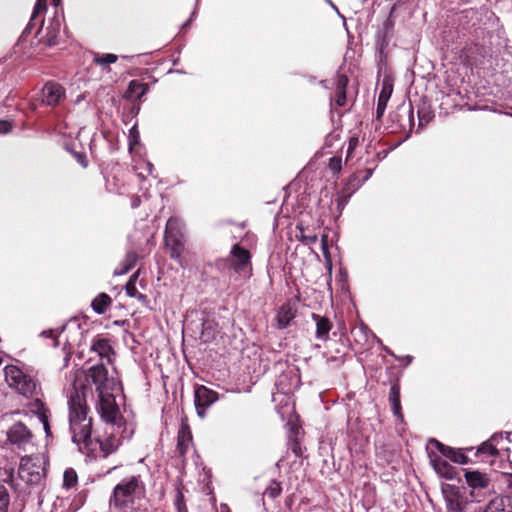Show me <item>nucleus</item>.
I'll list each match as a JSON object with an SVG mask.
<instances>
[{
	"instance_id": "nucleus-1",
	"label": "nucleus",
	"mask_w": 512,
	"mask_h": 512,
	"mask_svg": "<svg viewBox=\"0 0 512 512\" xmlns=\"http://www.w3.org/2000/svg\"><path fill=\"white\" fill-rule=\"evenodd\" d=\"M90 381L95 385L97 394L115 391L118 382L108 375V370L103 363L92 366L88 372L76 370L73 373L72 391L68 396L69 427L72 433V441L79 450L93 449L92 419L88 417L86 395Z\"/></svg>"
},
{
	"instance_id": "nucleus-2",
	"label": "nucleus",
	"mask_w": 512,
	"mask_h": 512,
	"mask_svg": "<svg viewBox=\"0 0 512 512\" xmlns=\"http://www.w3.org/2000/svg\"><path fill=\"white\" fill-rule=\"evenodd\" d=\"M114 391L99 393L96 410L101 419L105 422V432L103 436H97L93 441V449L81 450L82 452H92L99 445L103 456L106 457L114 453L121 445L124 437L125 421L120 413L119 407L115 401Z\"/></svg>"
},
{
	"instance_id": "nucleus-3",
	"label": "nucleus",
	"mask_w": 512,
	"mask_h": 512,
	"mask_svg": "<svg viewBox=\"0 0 512 512\" xmlns=\"http://www.w3.org/2000/svg\"><path fill=\"white\" fill-rule=\"evenodd\" d=\"M48 460L44 455L24 456L20 460L18 475L25 483L37 485L46 476Z\"/></svg>"
},
{
	"instance_id": "nucleus-4",
	"label": "nucleus",
	"mask_w": 512,
	"mask_h": 512,
	"mask_svg": "<svg viewBox=\"0 0 512 512\" xmlns=\"http://www.w3.org/2000/svg\"><path fill=\"white\" fill-rule=\"evenodd\" d=\"M7 384L25 397L32 396L37 388L35 380L16 365H7L4 369Z\"/></svg>"
},
{
	"instance_id": "nucleus-5",
	"label": "nucleus",
	"mask_w": 512,
	"mask_h": 512,
	"mask_svg": "<svg viewBox=\"0 0 512 512\" xmlns=\"http://www.w3.org/2000/svg\"><path fill=\"white\" fill-rule=\"evenodd\" d=\"M137 487L138 480L135 477H131L117 484L109 500L111 512L126 511L127 505L133 500V494Z\"/></svg>"
},
{
	"instance_id": "nucleus-6",
	"label": "nucleus",
	"mask_w": 512,
	"mask_h": 512,
	"mask_svg": "<svg viewBox=\"0 0 512 512\" xmlns=\"http://www.w3.org/2000/svg\"><path fill=\"white\" fill-rule=\"evenodd\" d=\"M230 262L236 273L244 278H250L252 275L251 254L247 249L235 244L230 251Z\"/></svg>"
},
{
	"instance_id": "nucleus-7",
	"label": "nucleus",
	"mask_w": 512,
	"mask_h": 512,
	"mask_svg": "<svg viewBox=\"0 0 512 512\" xmlns=\"http://www.w3.org/2000/svg\"><path fill=\"white\" fill-rule=\"evenodd\" d=\"M446 512H465L468 504L467 496L460 488L447 485L442 488Z\"/></svg>"
},
{
	"instance_id": "nucleus-8",
	"label": "nucleus",
	"mask_w": 512,
	"mask_h": 512,
	"mask_svg": "<svg viewBox=\"0 0 512 512\" xmlns=\"http://www.w3.org/2000/svg\"><path fill=\"white\" fill-rule=\"evenodd\" d=\"M8 441L18 449L28 451L33 447V434L21 422L13 424L7 431Z\"/></svg>"
},
{
	"instance_id": "nucleus-9",
	"label": "nucleus",
	"mask_w": 512,
	"mask_h": 512,
	"mask_svg": "<svg viewBox=\"0 0 512 512\" xmlns=\"http://www.w3.org/2000/svg\"><path fill=\"white\" fill-rule=\"evenodd\" d=\"M218 400L217 392L207 388L204 385L195 387L194 390V402L198 416L203 418L206 414V410Z\"/></svg>"
},
{
	"instance_id": "nucleus-10",
	"label": "nucleus",
	"mask_w": 512,
	"mask_h": 512,
	"mask_svg": "<svg viewBox=\"0 0 512 512\" xmlns=\"http://www.w3.org/2000/svg\"><path fill=\"white\" fill-rule=\"evenodd\" d=\"M511 436L512 433H506L505 437L502 433H495L487 441L481 444L478 448V453L486 454L488 456H496L501 450L509 451V448L503 444L505 439L507 442H511Z\"/></svg>"
},
{
	"instance_id": "nucleus-11",
	"label": "nucleus",
	"mask_w": 512,
	"mask_h": 512,
	"mask_svg": "<svg viewBox=\"0 0 512 512\" xmlns=\"http://www.w3.org/2000/svg\"><path fill=\"white\" fill-rule=\"evenodd\" d=\"M464 476L467 484L471 488V497L473 500L480 502L481 500L476 493L478 490L486 489L489 486L490 479L486 474L479 471H466Z\"/></svg>"
},
{
	"instance_id": "nucleus-12",
	"label": "nucleus",
	"mask_w": 512,
	"mask_h": 512,
	"mask_svg": "<svg viewBox=\"0 0 512 512\" xmlns=\"http://www.w3.org/2000/svg\"><path fill=\"white\" fill-rule=\"evenodd\" d=\"M65 97V89L55 83L48 82L42 88V103L48 106H56Z\"/></svg>"
},
{
	"instance_id": "nucleus-13",
	"label": "nucleus",
	"mask_w": 512,
	"mask_h": 512,
	"mask_svg": "<svg viewBox=\"0 0 512 512\" xmlns=\"http://www.w3.org/2000/svg\"><path fill=\"white\" fill-rule=\"evenodd\" d=\"M165 244L169 250L170 257L176 260L183 267L184 263L181 255L184 251V237L165 235Z\"/></svg>"
},
{
	"instance_id": "nucleus-14",
	"label": "nucleus",
	"mask_w": 512,
	"mask_h": 512,
	"mask_svg": "<svg viewBox=\"0 0 512 512\" xmlns=\"http://www.w3.org/2000/svg\"><path fill=\"white\" fill-rule=\"evenodd\" d=\"M429 443L431 445H434L437 450L445 457H447L448 459H450L451 461L455 462V463H459V464H465L467 463V456L465 454H463L462 452L460 451H456L454 450L453 448L451 447H448V446H445L444 444H442L441 442H439L438 440L436 439H431L429 441Z\"/></svg>"
},
{
	"instance_id": "nucleus-15",
	"label": "nucleus",
	"mask_w": 512,
	"mask_h": 512,
	"mask_svg": "<svg viewBox=\"0 0 512 512\" xmlns=\"http://www.w3.org/2000/svg\"><path fill=\"white\" fill-rule=\"evenodd\" d=\"M312 319L316 324V338L320 341L326 342L329 339V333L332 329L331 321L324 316L312 313Z\"/></svg>"
},
{
	"instance_id": "nucleus-16",
	"label": "nucleus",
	"mask_w": 512,
	"mask_h": 512,
	"mask_svg": "<svg viewBox=\"0 0 512 512\" xmlns=\"http://www.w3.org/2000/svg\"><path fill=\"white\" fill-rule=\"evenodd\" d=\"M31 411L37 415L39 421L43 425V429L46 435L48 436L50 434L49 410L45 407L41 400L35 399L31 403Z\"/></svg>"
},
{
	"instance_id": "nucleus-17",
	"label": "nucleus",
	"mask_w": 512,
	"mask_h": 512,
	"mask_svg": "<svg viewBox=\"0 0 512 512\" xmlns=\"http://www.w3.org/2000/svg\"><path fill=\"white\" fill-rule=\"evenodd\" d=\"M392 91V84L389 83L388 81H384L377 101L376 113L378 119L383 116L385 109L387 107V103L391 97Z\"/></svg>"
},
{
	"instance_id": "nucleus-18",
	"label": "nucleus",
	"mask_w": 512,
	"mask_h": 512,
	"mask_svg": "<svg viewBox=\"0 0 512 512\" xmlns=\"http://www.w3.org/2000/svg\"><path fill=\"white\" fill-rule=\"evenodd\" d=\"M295 317V311L289 304L282 305L277 312V327L286 328Z\"/></svg>"
},
{
	"instance_id": "nucleus-19",
	"label": "nucleus",
	"mask_w": 512,
	"mask_h": 512,
	"mask_svg": "<svg viewBox=\"0 0 512 512\" xmlns=\"http://www.w3.org/2000/svg\"><path fill=\"white\" fill-rule=\"evenodd\" d=\"M431 463L435 469V471L442 477L447 479L453 478L454 469L453 467L441 457L431 458Z\"/></svg>"
},
{
	"instance_id": "nucleus-20",
	"label": "nucleus",
	"mask_w": 512,
	"mask_h": 512,
	"mask_svg": "<svg viewBox=\"0 0 512 512\" xmlns=\"http://www.w3.org/2000/svg\"><path fill=\"white\" fill-rule=\"evenodd\" d=\"M192 441V435L187 425H182L177 438V449L181 455H184L187 451L189 444Z\"/></svg>"
},
{
	"instance_id": "nucleus-21",
	"label": "nucleus",
	"mask_w": 512,
	"mask_h": 512,
	"mask_svg": "<svg viewBox=\"0 0 512 512\" xmlns=\"http://www.w3.org/2000/svg\"><path fill=\"white\" fill-rule=\"evenodd\" d=\"M60 33V22L57 19H54L50 25L46 28V34L43 37V41L48 46L56 45L58 36Z\"/></svg>"
},
{
	"instance_id": "nucleus-22",
	"label": "nucleus",
	"mask_w": 512,
	"mask_h": 512,
	"mask_svg": "<svg viewBox=\"0 0 512 512\" xmlns=\"http://www.w3.org/2000/svg\"><path fill=\"white\" fill-rule=\"evenodd\" d=\"M111 298L106 293L98 294L91 303L92 309L96 314H104L107 308L111 305Z\"/></svg>"
},
{
	"instance_id": "nucleus-23",
	"label": "nucleus",
	"mask_w": 512,
	"mask_h": 512,
	"mask_svg": "<svg viewBox=\"0 0 512 512\" xmlns=\"http://www.w3.org/2000/svg\"><path fill=\"white\" fill-rule=\"evenodd\" d=\"M165 235L174 237H184V225L183 223L174 217L168 219L165 228Z\"/></svg>"
},
{
	"instance_id": "nucleus-24",
	"label": "nucleus",
	"mask_w": 512,
	"mask_h": 512,
	"mask_svg": "<svg viewBox=\"0 0 512 512\" xmlns=\"http://www.w3.org/2000/svg\"><path fill=\"white\" fill-rule=\"evenodd\" d=\"M148 90V86L146 84L140 83L136 80H133L129 83L128 86V97L134 99H140L143 95L146 94Z\"/></svg>"
},
{
	"instance_id": "nucleus-25",
	"label": "nucleus",
	"mask_w": 512,
	"mask_h": 512,
	"mask_svg": "<svg viewBox=\"0 0 512 512\" xmlns=\"http://www.w3.org/2000/svg\"><path fill=\"white\" fill-rule=\"evenodd\" d=\"M92 350L96 352L101 358L108 357L111 352V346L108 340L98 338L93 341Z\"/></svg>"
},
{
	"instance_id": "nucleus-26",
	"label": "nucleus",
	"mask_w": 512,
	"mask_h": 512,
	"mask_svg": "<svg viewBox=\"0 0 512 512\" xmlns=\"http://www.w3.org/2000/svg\"><path fill=\"white\" fill-rule=\"evenodd\" d=\"M46 8H47L46 0H37L36 4L34 6V9H33L32 16L30 18V21H29L28 25L26 26V28L24 29L23 34L30 33L31 29L33 28L34 20L40 13H43L46 10Z\"/></svg>"
},
{
	"instance_id": "nucleus-27",
	"label": "nucleus",
	"mask_w": 512,
	"mask_h": 512,
	"mask_svg": "<svg viewBox=\"0 0 512 512\" xmlns=\"http://www.w3.org/2000/svg\"><path fill=\"white\" fill-rule=\"evenodd\" d=\"M136 277L137 273L132 275L129 281L127 282L125 286L126 294L130 297H134L139 300H144L146 299V296L144 294L139 293L136 288Z\"/></svg>"
},
{
	"instance_id": "nucleus-28",
	"label": "nucleus",
	"mask_w": 512,
	"mask_h": 512,
	"mask_svg": "<svg viewBox=\"0 0 512 512\" xmlns=\"http://www.w3.org/2000/svg\"><path fill=\"white\" fill-rule=\"evenodd\" d=\"M117 59H118L117 55L112 54V53L103 54V55L96 53L94 55L93 61H94V63L105 67L109 64L115 63L117 61Z\"/></svg>"
},
{
	"instance_id": "nucleus-29",
	"label": "nucleus",
	"mask_w": 512,
	"mask_h": 512,
	"mask_svg": "<svg viewBox=\"0 0 512 512\" xmlns=\"http://www.w3.org/2000/svg\"><path fill=\"white\" fill-rule=\"evenodd\" d=\"M140 143V134L137 124H134L129 130L128 134V145L130 153L133 152L134 147Z\"/></svg>"
},
{
	"instance_id": "nucleus-30",
	"label": "nucleus",
	"mask_w": 512,
	"mask_h": 512,
	"mask_svg": "<svg viewBox=\"0 0 512 512\" xmlns=\"http://www.w3.org/2000/svg\"><path fill=\"white\" fill-rule=\"evenodd\" d=\"M281 492L282 488L280 483L275 480H272L270 484L267 486L264 494L272 499H275L281 494Z\"/></svg>"
},
{
	"instance_id": "nucleus-31",
	"label": "nucleus",
	"mask_w": 512,
	"mask_h": 512,
	"mask_svg": "<svg viewBox=\"0 0 512 512\" xmlns=\"http://www.w3.org/2000/svg\"><path fill=\"white\" fill-rule=\"evenodd\" d=\"M63 483L66 488H72L77 483V474L73 469H67L63 475Z\"/></svg>"
},
{
	"instance_id": "nucleus-32",
	"label": "nucleus",
	"mask_w": 512,
	"mask_h": 512,
	"mask_svg": "<svg viewBox=\"0 0 512 512\" xmlns=\"http://www.w3.org/2000/svg\"><path fill=\"white\" fill-rule=\"evenodd\" d=\"M9 503V493L5 486L0 484V512H7Z\"/></svg>"
},
{
	"instance_id": "nucleus-33",
	"label": "nucleus",
	"mask_w": 512,
	"mask_h": 512,
	"mask_svg": "<svg viewBox=\"0 0 512 512\" xmlns=\"http://www.w3.org/2000/svg\"><path fill=\"white\" fill-rule=\"evenodd\" d=\"M484 512H507L501 499L491 500L486 506Z\"/></svg>"
},
{
	"instance_id": "nucleus-34",
	"label": "nucleus",
	"mask_w": 512,
	"mask_h": 512,
	"mask_svg": "<svg viewBox=\"0 0 512 512\" xmlns=\"http://www.w3.org/2000/svg\"><path fill=\"white\" fill-rule=\"evenodd\" d=\"M434 115L430 110L421 109L418 111V119H419V128H423L427 125L432 119Z\"/></svg>"
},
{
	"instance_id": "nucleus-35",
	"label": "nucleus",
	"mask_w": 512,
	"mask_h": 512,
	"mask_svg": "<svg viewBox=\"0 0 512 512\" xmlns=\"http://www.w3.org/2000/svg\"><path fill=\"white\" fill-rule=\"evenodd\" d=\"M175 507L177 512H188L187 507L184 502V496L181 491L177 492L175 499Z\"/></svg>"
},
{
	"instance_id": "nucleus-36",
	"label": "nucleus",
	"mask_w": 512,
	"mask_h": 512,
	"mask_svg": "<svg viewBox=\"0 0 512 512\" xmlns=\"http://www.w3.org/2000/svg\"><path fill=\"white\" fill-rule=\"evenodd\" d=\"M137 260H138V255L135 252L130 251L126 254V257L123 260V263H124V265L128 266V268L132 269L135 266Z\"/></svg>"
},
{
	"instance_id": "nucleus-37",
	"label": "nucleus",
	"mask_w": 512,
	"mask_h": 512,
	"mask_svg": "<svg viewBox=\"0 0 512 512\" xmlns=\"http://www.w3.org/2000/svg\"><path fill=\"white\" fill-rule=\"evenodd\" d=\"M342 168V160L339 157H332L329 161V169L334 172L338 173Z\"/></svg>"
},
{
	"instance_id": "nucleus-38",
	"label": "nucleus",
	"mask_w": 512,
	"mask_h": 512,
	"mask_svg": "<svg viewBox=\"0 0 512 512\" xmlns=\"http://www.w3.org/2000/svg\"><path fill=\"white\" fill-rule=\"evenodd\" d=\"M389 400L392 403L400 402V392L397 385H392L389 392Z\"/></svg>"
},
{
	"instance_id": "nucleus-39",
	"label": "nucleus",
	"mask_w": 512,
	"mask_h": 512,
	"mask_svg": "<svg viewBox=\"0 0 512 512\" xmlns=\"http://www.w3.org/2000/svg\"><path fill=\"white\" fill-rule=\"evenodd\" d=\"M348 85V78L345 75H339L336 81V90L337 91H346V87Z\"/></svg>"
},
{
	"instance_id": "nucleus-40",
	"label": "nucleus",
	"mask_w": 512,
	"mask_h": 512,
	"mask_svg": "<svg viewBox=\"0 0 512 512\" xmlns=\"http://www.w3.org/2000/svg\"><path fill=\"white\" fill-rule=\"evenodd\" d=\"M301 230V239L306 243V244H314L317 242L318 240V237L316 234H305L304 233V230L302 228H300Z\"/></svg>"
},
{
	"instance_id": "nucleus-41",
	"label": "nucleus",
	"mask_w": 512,
	"mask_h": 512,
	"mask_svg": "<svg viewBox=\"0 0 512 512\" xmlns=\"http://www.w3.org/2000/svg\"><path fill=\"white\" fill-rule=\"evenodd\" d=\"M12 129V123L7 120H0V134H6Z\"/></svg>"
},
{
	"instance_id": "nucleus-42",
	"label": "nucleus",
	"mask_w": 512,
	"mask_h": 512,
	"mask_svg": "<svg viewBox=\"0 0 512 512\" xmlns=\"http://www.w3.org/2000/svg\"><path fill=\"white\" fill-rule=\"evenodd\" d=\"M336 103L338 106H344L346 104V91L336 90Z\"/></svg>"
},
{
	"instance_id": "nucleus-43",
	"label": "nucleus",
	"mask_w": 512,
	"mask_h": 512,
	"mask_svg": "<svg viewBox=\"0 0 512 512\" xmlns=\"http://www.w3.org/2000/svg\"><path fill=\"white\" fill-rule=\"evenodd\" d=\"M130 270L131 269L128 268V266L124 265V263L122 262L120 267L115 269L114 275H124V274L128 273Z\"/></svg>"
},
{
	"instance_id": "nucleus-44",
	"label": "nucleus",
	"mask_w": 512,
	"mask_h": 512,
	"mask_svg": "<svg viewBox=\"0 0 512 512\" xmlns=\"http://www.w3.org/2000/svg\"><path fill=\"white\" fill-rule=\"evenodd\" d=\"M358 144V138L357 137H352L350 138L349 140V146H348V155L356 148Z\"/></svg>"
},
{
	"instance_id": "nucleus-45",
	"label": "nucleus",
	"mask_w": 512,
	"mask_h": 512,
	"mask_svg": "<svg viewBox=\"0 0 512 512\" xmlns=\"http://www.w3.org/2000/svg\"><path fill=\"white\" fill-rule=\"evenodd\" d=\"M392 409H393V412H394V415L398 416V417H402L401 413H400V402H397V403H392Z\"/></svg>"
},
{
	"instance_id": "nucleus-46",
	"label": "nucleus",
	"mask_w": 512,
	"mask_h": 512,
	"mask_svg": "<svg viewBox=\"0 0 512 512\" xmlns=\"http://www.w3.org/2000/svg\"><path fill=\"white\" fill-rule=\"evenodd\" d=\"M143 165L145 166L146 170H147V173L148 175H151L152 172H153V169H154V166L151 162H148V161H144L143 162Z\"/></svg>"
},
{
	"instance_id": "nucleus-47",
	"label": "nucleus",
	"mask_w": 512,
	"mask_h": 512,
	"mask_svg": "<svg viewBox=\"0 0 512 512\" xmlns=\"http://www.w3.org/2000/svg\"><path fill=\"white\" fill-rule=\"evenodd\" d=\"M358 332H359V333H361V334H363V336H364L365 338H367V337H368V334L370 333V331L368 330V328H367V327H360V328H359V330H358ZM355 333H357V331H356Z\"/></svg>"
},
{
	"instance_id": "nucleus-48",
	"label": "nucleus",
	"mask_w": 512,
	"mask_h": 512,
	"mask_svg": "<svg viewBox=\"0 0 512 512\" xmlns=\"http://www.w3.org/2000/svg\"><path fill=\"white\" fill-rule=\"evenodd\" d=\"M42 336H45V337H54L55 335V332L53 330H50V331H43L41 333Z\"/></svg>"
},
{
	"instance_id": "nucleus-49",
	"label": "nucleus",
	"mask_w": 512,
	"mask_h": 512,
	"mask_svg": "<svg viewBox=\"0 0 512 512\" xmlns=\"http://www.w3.org/2000/svg\"><path fill=\"white\" fill-rule=\"evenodd\" d=\"M326 1L331 5V7H332L335 11H337V13H338V15H339L340 17H343V16L339 13V11H338L337 7H336V6L331 2V0H326Z\"/></svg>"
},
{
	"instance_id": "nucleus-50",
	"label": "nucleus",
	"mask_w": 512,
	"mask_h": 512,
	"mask_svg": "<svg viewBox=\"0 0 512 512\" xmlns=\"http://www.w3.org/2000/svg\"><path fill=\"white\" fill-rule=\"evenodd\" d=\"M372 172H373L372 169L367 170L366 176L364 177V181L368 180L371 177Z\"/></svg>"
},
{
	"instance_id": "nucleus-51",
	"label": "nucleus",
	"mask_w": 512,
	"mask_h": 512,
	"mask_svg": "<svg viewBox=\"0 0 512 512\" xmlns=\"http://www.w3.org/2000/svg\"><path fill=\"white\" fill-rule=\"evenodd\" d=\"M138 205H139V200H138V199H137V200H134V201L132 202V207H133V208L138 207Z\"/></svg>"
},
{
	"instance_id": "nucleus-52",
	"label": "nucleus",
	"mask_w": 512,
	"mask_h": 512,
	"mask_svg": "<svg viewBox=\"0 0 512 512\" xmlns=\"http://www.w3.org/2000/svg\"><path fill=\"white\" fill-rule=\"evenodd\" d=\"M405 359H406L407 363H411L413 358H412V356L407 355L405 357Z\"/></svg>"
},
{
	"instance_id": "nucleus-53",
	"label": "nucleus",
	"mask_w": 512,
	"mask_h": 512,
	"mask_svg": "<svg viewBox=\"0 0 512 512\" xmlns=\"http://www.w3.org/2000/svg\"><path fill=\"white\" fill-rule=\"evenodd\" d=\"M190 21H191V18H190L186 23H184V24H183V26H184V27L188 26V25H189V23H190Z\"/></svg>"
},
{
	"instance_id": "nucleus-54",
	"label": "nucleus",
	"mask_w": 512,
	"mask_h": 512,
	"mask_svg": "<svg viewBox=\"0 0 512 512\" xmlns=\"http://www.w3.org/2000/svg\"><path fill=\"white\" fill-rule=\"evenodd\" d=\"M12 479H13V473L11 472L9 475V480L12 481Z\"/></svg>"
},
{
	"instance_id": "nucleus-55",
	"label": "nucleus",
	"mask_w": 512,
	"mask_h": 512,
	"mask_svg": "<svg viewBox=\"0 0 512 512\" xmlns=\"http://www.w3.org/2000/svg\"><path fill=\"white\" fill-rule=\"evenodd\" d=\"M337 201H338V206L340 207L342 205L341 198H339Z\"/></svg>"
},
{
	"instance_id": "nucleus-56",
	"label": "nucleus",
	"mask_w": 512,
	"mask_h": 512,
	"mask_svg": "<svg viewBox=\"0 0 512 512\" xmlns=\"http://www.w3.org/2000/svg\"><path fill=\"white\" fill-rule=\"evenodd\" d=\"M57 345H58V341H57V340H55V342H54L53 346H54V347H56Z\"/></svg>"
},
{
	"instance_id": "nucleus-57",
	"label": "nucleus",
	"mask_w": 512,
	"mask_h": 512,
	"mask_svg": "<svg viewBox=\"0 0 512 512\" xmlns=\"http://www.w3.org/2000/svg\"><path fill=\"white\" fill-rule=\"evenodd\" d=\"M80 161H81V163L84 162L83 161V155H80Z\"/></svg>"
},
{
	"instance_id": "nucleus-58",
	"label": "nucleus",
	"mask_w": 512,
	"mask_h": 512,
	"mask_svg": "<svg viewBox=\"0 0 512 512\" xmlns=\"http://www.w3.org/2000/svg\"><path fill=\"white\" fill-rule=\"evenodd\" d=\"M80 161H81V163L84 162L83 161V155H80Z\"/></svg>"
},
{
	"instance_id": "nucleus-59",
	"label": "nucleus",
	"mask_w": 512,
	"mask_h": 512,
	"mask_svg": "<svg viewBox=\"0 0 512 512\" xmlns=\"http://www.w3.org/2000/svg\"><path fill=\"white\" fill-rule=\"evenodd\" d=\"M199 0H196V2L198 3Z\"/></svg>"
}]
</instances>
